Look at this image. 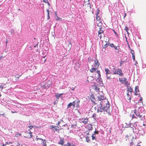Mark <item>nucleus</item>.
I'll return each instance as SVG.
<instances>
[{"label":"nucleus","mask_w":146,"mask_h":146,"mask_svg":"<svg viewBox=\"0 0 146 146\" xmlns=\"http://www.w3.org/2000/svg\"><path fill=\"white\" fill-rule=\"evenodd\" d=\"M98 100L102 101L100 104L98 105V112H106L110 115L112 111L109 102L104 96L100 95L98 96Z\"/></svg>","instance_id":"f257e3e1"},{"label":"nucleus","mask_w":146,"mask_h":146,"mask_svg":"<svg viewBox=\"0 0 146 146\" xmlns=\"http://www.w3.org/2000/svg\"><path fill=\"white\" fill-rule=\"evenodd\" d=\"M143 110V108L142 107H139L137 109L135 110L134 112L135 115L134 114L132 115V118H139L141 120H145V115H143V113L141 111Z\"/></svg>","instance_id":"f03ea898"},{"label":"nucleus","mask_w":146,"mask_h":146,"mask_svg":"<svg viewBox=\"0 0 146 146\" xmlns=\"http://www.w3.org/2000/svg\"><path fill=\"white\" fill-rule=\"evenodd\" d=\"M127 79L125 78L124 77L123 78H119V81L121 84H124L125 85H129L127 81Z\"/></svg>","instance_id":"7ed1b4c3"},{"label":"nucleus","mask_w":146,"mask_h":146,"mask_svg":"<svg viewBox=\"0 0 146 146\" xmlns=\"http://www.w3.org/2000/svg\"><path fill=\"white\" fill-rule=\"evenodd\" d=\"M24 137L27 138H30L32 136V133L30 130H28V131L25 132L24 134Z\"/></svg>","instance_id":"20e7f679"},{"label":"nucleus","mask_w":146,"mask_h":146,"mask_svg":"<svg viewBox=\"0 0 146 146\" xmlns=\"http://www.w3.org/2000/svg\"><path fill=\"white\" fill-rule=\"evenodd\" d=\"M135 126H137L135 124L130 123L129 124H128L127 125H125V127L127 128L130 127L132 128V129L133 130H134L136 129Z\"/></svg>","instance_id":"39448f33"},{"label":"nucleus","mask_w":146,"mask_h":146,"mask_svg":"<svg viewBox=\"0 0 146 146\" xmlns=\"http://www.w3.org/2000/svg\"><path fill=\"white\" fill-rule=\"evenodd\" d=\"M117 74L120 76H122L123 75L121 70L120 68L117 69L115 74Z\"/></svg>","instance_id":"423d86ee"},{"label":"nucleus","mask_w":146,"mask_h":146,"mask_svg":"<svg viewBox=\"0 0 146 146\" xmlns=\"http://www.w3.org/2000/svg\"><path fill=\"white\" fill-rule=\"evenodd\" d=\"M51 82L50 81L47 82L46 84L44 85V87L46 88H48L51 84Z\"/></svg>","instance_id":"0eeeda50"},{"label":"nucleus","mask_w":146,"mask_h":146,"mask_svg":"<svg viewBox=\"0 0 146 146\" xmlns=\"http://www.w3.org/2000/svg\"><path fill=\"white\" fill-rule=\"evenodd\" d=\"M75 106V102L74 101L70 103L67 106V108H71V106L74 108Z\"/></svg>","instance_id":"6e6552de"},{"label":"nucleus","mask_w":146,"mask_h":146,"mask_svg":"<svg viewBox=\"0 0 146 146\" xmlns=\"http://www.w3.org/2000/svg\"><path fill=\"white\" fill-rule=\"evenodd\" d=\"M35 140L37 142L39 143H42V142H43V140L41 138H38L37 136L36 137Z\"/></svg>","instance_id":"1a4fd4ad"},{"label":"nucleus","mask_w":146,"mask_h":146,"mask_svg":"<svg viewBox=\"0 0 146 146\" xmlns=\"http://www.w3.org/2000/svg\"><path fill=\"white\" fill-rule=\"evenodd\" d=\"M50 128L51 129H52L54 131V132L56 131H57L58 130H59V127H57L56 126H54V125H51L50 126Z\"/></svg>","instance_id":"9d476101"},{"label":"nucleus","mask_w":146,"mask_h":146,"mask_svg":"<svg viewBox=\"0 0 146 146\" xmlns=\"http://www.w3.org/2000/svg\"><path fill=\"white\" fill-rule=\"evenodd\" d=\"M135 95H137L139 93H138L139 92V87L138 86H136L135 88Z\"/></svg>","instance_id":"9b49d317"},{"label":"nucleus","mask_w":146,"mask_h":146,"mask_svg":"<svg viewBox=\"0 0 146 146\" xmlns=\"http://www.w3.org/2000/svg\"><path fill=\"white\" fill-rule=\"evenodd\" d=\"M105 71L106 72V76H107L109 75L111 73V72L110 71L109 69L108 68H106L105 69Z\"/></svg>","instance_id":"f8f14e48"},{"label":"nucleus","mask_w":146,"mask_h":146,"mask_svg":"<svg viewBox=\"0 0 146 146\" xmlns=\"http://www.w3.org/2000/svg\"><path fill=\"white\" fill-rule=\"evenodd\" d=\"M80 64L78 62H76L75 64L74 68L77 69L80 67Z\"/></svg>","instance_id":"ddd939ff"},{"label":"nucleus","mask_w":146,"mask_h":146,"mask_svg":"<svg viewBox=\"0 0 146 146\" xmlns=\"http://www.w3.org/2000/svg\"><path fill=\"white\" fill-rule=\"evenodd\" d=\"M94 62L95 63V66L96 67H98L99 66V62L98 60L96 58V60L94 61Z\"/></svg>","instance_id":"4468645a"},{"label":"nucleus","mask_w":146,"mask_h":146,"mask_svg":"<svg viewBox=\"0 0 146 146\" xmlns=\"http://www.w3.org/2000/svg\"><path fill=\"white\" fill-rule=\"evenodd\" d=\"M63 95V93L62 94H55V96L57 99H58L60 97H61L62 96V95Z\"/></svg>","instance_id":"2eb2a0df"},{"label":"nucleus","mask_w":146,"mask_h":146,"mask_svg":"<svg viewBox=\"0 0 146 146\" xmlns=\"http://www.w3.org/2000/svg\"><path fill=\"white\" fill-rule=\"evenodd\" d=\"M102 27H100V30L98 31V35L103 34V31L101 30Z\"/></svg>","instance_id":"dca6fc26"},{"label":"nucleus","mask_w":146,"mask_h":146,"mask_svg":"<svg viewBox=\"0 0 146 146\" xmlns=\"http://www.w3.org/2000/svg\"><path fill=\"white\" fill-rule=\"evenodd\" d=\"M117 68H113L111 70V72L113 74H115L116 71L117 70Z\"/></svg>","instance_id":"f3484780"},{"label":"nucleus","mask_w":146,"mask_h":146,"mask_svg":"<svg viewBox=\"0 0 146 146\" xmlns=\"http://www.w3.org/2000/svg\"><path fill=\"white\" fill-rule=\"evenodd\" d=\"M97 10H98V11L96 13V18L98 21L100 20V17L98 16V11H99L98 10V9H97Z\"/></svg>","instance_id":"a211bd4d"},{"label":"nucleus","mask_w":146,"mask_h":146,"mask_svg":"<svg viewBox=\"0 0 146 146\" xmlns=\"http://www.w3.org/2000/svg\"><path fill=\"white\" fill-rule=\"evenodd\" d=\"M63 141L64 139L63 138H60V141L58 143V144H61L62 145H63Z\"/></svg>","instance_id":"6ab92c4d"},{"label":"nucleus","mask_w":146,"mask_h":146,"mask_svg":"<svg viewBox=\"0 0 146 146\" xmlns=\"http://www.w3.org/2000/svg\"><path fill=\"white\" fill-rule=\"evenodd\" d=\"M127 90L130 92H132L133 91V90L132 88H131V87L128 86V85H127Z\"/></svg>","instance_id":"aec40b11"},{"label":"nucleus","mask_w":146,"mask_h":146,"mask_svg":"<svg viewBox=\"0 0 146 146\" xmlns=\"http://www.w3.org/2000/svg\"><path fill=\"white\" fill-rule=\"evenodd\" d=\"M40 144H42L43 146H46V140L45 139L43 140V142H42V143H40Z\"/></svg>","instance_id":"412c9836"},{"label":"nucleus","mask_w":146,"mask_h":146,"mask_svg":"<svg viewBox=\"0 0 146 146\" xmlns=\"http://www.w3.org/2000/svg\"><path fill=\"white\" fill-rule=\"evenodd\" d=\"M88 118H84L83 123L84 124H86L87 123L88 121Z\"/></svg>","instance_id":"4be33fe9"},{"label":"nucleus","mask_w":146,"mask_h":146,"mask_svg":"<svg viewBox=\"0 0 146 146\" xmlns=\"http://www.w3.org/2000/svg\"><path fill=\"white\" fill-rule=\"evenodd\" d=\"M45 56H44L42 59H41L42 64L45 63L46 61V59L45 58Z\"/></svg>","instance_id":"5701e85b"},{"label":"nucleus","mask_w":146,"mask_h":146,"mask_svg":"<svg viewBox=\"0 0 146 146\" xmlns=\"http://www.w3.org/2000/svg\"><path fill=\"white\" fill-rule=\"evenodd\" d=\"M96 70V68L94 67H93L91 68V69H90V72L91 73H93Z\"/></svg>","instance_id":"b1692460"},{"label":"nucleus","mask_w":146,"mask_h":146,"mask_svg":"<svg viewBox=\"0 0 146 146\" xmlns=\"http://www.w3.org/2000/svg\"><path fill=\"white\" fill-rule=\"evenodd\" d=\"M86 5L87 6V7H89V9L91 8V6L90 5V3L88 2L87 4H86Z\"/></svg>","instance_id":"393cba45"},{"label":"nucleus","mask_w":146,"mask_h":146,"mask_svg":"<svg viewBox=\"0 0 146 146\" xmlns=\"http://www.w3.org/2000/svg\"><path fill=\"white\" fill-rule=\"evenodd\" d=\"M80 102V101L79 100H78L76 103V107H79V103Z\"/></svg>","instance_id":"a878e982"},{"label":"nucleus","mask_w":146,"mask_h":146,"mask_svg":"<svg viewBox=\"0 0 146 146\" xmlns=\"http://www.w3.org/2000/svg\"><path fill=\"white\" fill-rule=\"evenodd\" d=\"M84 120V118H80L79 119V121L80 123H83Z\"/></svg>","instance_id":"bb28decb"},{"label":"nucleus","mask_w":146,"mask_h":146,"mask_svg":"<svg viewBox=\"0 0 146 146\" xmlns=\"http://www.w3.org/2000/svg\"><path fill=\"white\" fill-rule=\"evenodd\" d=\"M96 135L95 134H93L92 135V139L93 140H94L95 139Z\"/></svg>","instance_id":"cd10ccee"},{"label":"nucleus","mask_w":146,"mask_h":146,"mask_svg":"<svg viewBox=\"0 0 146 146\" xmlns=\"http://www.w3.org/2000/svg\"><path fill=\"white\" fill-rule=\"evenodd\" d=\"M66 145V146H75V145H71L69 143H68Z\"/></svg>","instance_id":"c85d7f7f"},{"label":"nucleus","mask_w":146,"mask_h":146,"mask_svg":"<svg viewBox=\"0 0 146 146\" xmlns=\"http://www.w3.org/2000/svg\"><path fill=\"white\" fill-rule=\"evenodd\" d=\"M55 16H56V20H60V19H61V18H58L57 15L56 13H55Z\"/></svg>","instance_id":"c756f323"},{"label":"nucleus","mask_w":146,"mask_h":146,"mask_svg":"<svg viewBox=\"0 0 146 146\" xmlns=\"http://www.w3.org/2000/svg\"><path fill=\"white\" fill-rule=\"evenodd\" d=\"M86 141L88 142H89L90 141V140L89 139V137L88 136L86 137Z\"/></svg>","instance_id":"7c9ffc66"},{"label":"nucleus","mask_w":146,"mask_h":146,"mask_svg":"<svg viewBox=\"0 0 146 146\" xmlns=\"http://www.w3.org/2000/svg\"><path fill=\"white\" fill-rule=\"evenodd\" d=\"M113 48H114V49L115 50H117V52H119V50L118 49V48H117V46H115Z\"/></svg>","instance_id":"2f4dec72"},{"label":"nucleus","mask_w":146,"mask_h":146,"mask_svg":"<svg viewBox=\"0 0 146 146\" xmlns=\"http://www.w3.org/2000/svg\"><path fill=\"white\" fill-rule=\"evenodd\" d=\"M21 76V75H19V76H17V77H16V80H19V78Z\"/></svg>","instance_id":"473e14b6"},{"label":"nucleus","mask_w":146,"mask_h":146,"mask_svg":"<svg viewBox=\"0 0 146 146\" xmlns=\"http://www.w3.org/2000/svg\"><path fill=\"white\" fill-rule=\"evenodd\" d=\"M110 46L111 47H114L115 46L112 43L110 44Z\"/></svg>","instance_id":"72a5a7b5"},{"label":"nucleus","mask_w":146,"mask_h":146,"mask_svg":"<svg viewBox=\"0 0 146 146\" xmlns=\"http://www.w3.org/2000/svg\"><path fill=\"white\" fill-rule=\"evenodd\" d=\"M132 58L133 59V60L135 61V55H133V56H132Z\"/></svg>","instance_id":"f704fd0d"},{"label":"nucleus","mask_w":146,"mask_h":146,"mask_svg":"<svg viewBox=\"0 0 146 146\" xmlns=\"http://www.w3.org/2000/svg\"><path fill=\"white\" fill-rule=\"evenodd\" d=\"M96 72L98 73L99 76H100V73L99 70H97Z\"/></svg>","instance_id":"c9c22d12"},{"label":"nucleus","mask_w":146,"mask_h":146,"mask_svg":"<svg viewBox=\"0 0 146 146\" xmlns=\"http://www.w3.org/2000/svg\"><path fill=\"white\" fill-rule=\"evenodd\" d=\"M4 86H3V85H1L0 86V88H1V90H2V89L3 88H4Z\"/></svg>","instance_id":"e433bc0d"},{"label":"nucleus","mask_w":146,"mask_h":146,"mask_svg":"<svg viewBox=\"0 0 146 146\" xmlns=\"http://www.w3.org/2000/svg\"><path fill=\"white\" fill-rule=\"evenodd\" d=\"M109 75H108V76H106V78L107 79H111L110 76Z\"/></svg>","instance_id":"4c0bfd02"},{"label":"nucleus","mask_w":146,"mask_h":146,"mask_svg":"<svg viewBox=\"0 0 146 146\" xmlns=\"http://www.w3.org/2000/svg\"><path fill=\"white\" fill-rule=\"evenodd\" d=\"M124 123V124L123 125L124 126V127H125V125H128V124H129V123Z\"/></svg>","instance_id":"58836bf2"},{"label":"nucleus","mask_w":146,"mask_h":146,"mask_svg":"<svg viewBox=\"0 0 146 146\" xmlns=\"http://www.w3.org/2000/svg\"><path fill=\"white\" fill-rule=\"evenodd\" d=\"M130 146H135V145L133 143H132V142H131L130 143Z\"/></svg>","instance_id":"ea45409f"},{"label":"nucleus","mask_w":146,"mask_h":146,"mask_svg":"<svg viewBox=\"0 0 146 146\" xmlns=\"http://www.w3.org/2000/svg\"><path fill=\"white\" fill-rule=\"evenodd\" d=\"M33 127V126L32 125H30L28 126V127L30 129H32Z\"/></svg>","instance_id":"a19ab883"},{"label":"nucleus","mask_w":146,"mask_h":146,"mask_svg":"<svg viewBox=\"0 0 146 146\" xmlns=\"http://www.w3.org/2000/svg\"><path fill=\"white\" fill-rule=\"evenodd\" d=\"M108 45H109L107 43H106L104 45V47H105V48L106 47H107V46H108Z\"/></svg>","instance_id":"79ce46f5"},{"label":"nucleus","mask_w":146,"mask_h":146,"mask_svg":"<svg viewBox=\"0 0 146 146\" xmlns=\"http://www.w3.org/2000/svg\"><path fill=\"white\" fill-rule=\"evenodd\" d=\"M131 53H135V52L133 50L131 49Z\"/></svg>","instance_id":"37998d69"},{"label":"nucleus","mask_w":146,"mask_h":146,"mask_svg":"<svg viewBox=\"0 0 146 146\" xmlns=\"http://www.w3.org/2000/svg\"><path fill=\"white\" fill-rule=\"evenodd\" d=\"M43 1L45 3H47L48 2V0H43Z\"/></svg>","instance_id":"c03bdc74"},{"label":"nucleus","mask_w":146,"mask_h":146,"mask_svg":"<svg viewBox=\"0 0 146 146\" xmlns=\"http://www.w3.org/2000/svg\"><path fill=\"white\" fill-rule=\"evenodd\" d=\"M129 30V29L127 27H125V30H126V31H127V30ZM127 33L128 32H127Z\"/></svg>","instance_id":"a18cd8bd"},{"label":"nucleus","mask_w":146,"mask_h":146,"mask_svg":"<svg viewBox=\"0 0 146 146\" xmlns=\"http://www.w3.org/2000/svg\"><path fill=\"white\" fill-rule=\"evenodd\" d=\"M103 34H101V35H98V36L101 39L102 38V35Z\"/></svg>","instance_id":"49530a36"},{"label":"nucleus","mask_w":146,"mask_h":146,"mask_svg":"<svg viewBox=\"0 0 146 146\" xmlns=\"http://www.w3.org/2000/svg\"><path fill=\"white\" fill-rule=\"evenodd\" d=\"M68 46L70 48L71 47V44L70 43V42H68Z\"/></svg>","instance_id":"de8ad7c7"},{"label":"nucleus","mask_w":146,"mask_h":146,"mask_svg":"<svg viewBox=\"0 0 146 146\" xmlns=\"http://www.w3.org/2000/svg\"><path fill=\"white\" fill-rule=\"evenodd\" d=\"M75 87H74L70 88V89H71L72 90H74L75 89Z\"/></svg>","instance_id":"09e8293b"},{"label":"nucleus","mask_w":146,"mask_h":146,"mask_svg":"<svg viewBox=\"0 0 146 146\" xmlns=\"http://www.w3.org/2000/svg\"><path fill=\"white\" fill-rule=\"evenodd\" d=\"M50 19V17L49 16V14L47 15V19Z\"/></svg>","instance_id":"8fccbe9b"},{"label":"nucleus","mask_w":146,"mask_h":146,"mask_svg":"<svg viewBox=\"0 0 146 146\" xmlns=\"http://www.w3.org/2000/svg\"><path fill=\"white\" fill-rule=\"evenodd\" d=\"M129 137L128 136H127V135L126 136V140H127V139H128V137Z\"/></svg>","instance_id":"3c124183"},{"label":"nucleus","mask_w":146,"mask_h":146,"mask_svg":"<svg viewBox=\"0 0 146 146\" xmlns=\"http://www.w3.org/2000/svg\"><path fill=\"white\" fill-rule=\"evenodd\" d=\"M0 115H2L3 117H5V114L4 113L1 114Z\"/></svg>","instance_id":"603ef678"},{"label":"nucleus","mask_w":146,"mask_h":146,"mask_svg":"<svg viewBox=\"0 0 146 146\" xmlns=\"http://www.w3.org/2000/svg\"><path fill=\"white\" fill-rule=\"evenodd\" d=\"M47 12L48 14H49V11L48 10V9L47 10Z\"/></svg>","instance_id":"864d4df0"},{"label":"nucleus","mask_w":146,"mask_h":146,"mask_svg":"<svg viewBox=\"0 0 146 146\" xmlns=\"http://www.w3.org/2000/svg\"><path fill=\"white\" fill-rule=\"evenodd\" d=\"M47 3V4H48V6H50V4L49 3L48 1V2Z\"/></svg>","instance_id":"5fc2aeb1"},{"label":"nucleus","mask_w":146,"mask_h":146,"mask_svg":"<svg viewBox=\"0 0 146 146\" xmlns=\"http://www.w3.org/2000/svg\"><path fill=\"white\" fill-rule=\"evenodd\" d=\"M38 45V44H37L36 45H35L34 46V47L35 48L36 46H37Z\"/></svg>","instance_id":"6e6d98bb"},{"label":"nucleus","mask_w":146,"mask_h":146,"mask_svg":"<svg viewBox=\"0 0 146 146\" xmlns=\"http://www.w3.org/2000/svg\"><path fill=\"white\" fill-rule=\"evenodd\" d=\"M11 112L12 113H17V112L16 111H11Z\"/></svg>","instance_id":"4d7b16f0"},{"label":"nucleus","mask_w":146,"mask_h":146,"mask_svg":"<svg viewBox=\"0 0 146 146\" xmlns=\"http://www.w3.org/2000/svg\"><path fill=\"white\" fill-rule=\"evenodd\" d=\"M146 67L145 65H143V68H145Z\"/></svg>","instance_id":"13d9d810"},{"label":"nucleus","mask_w":146,"mask_h":146,"mask_svg":"<svg viewBox=\"0 0 146 146\" xmlns=\"http://www.w3.org/2000/svg\"><path fill=\"white\" fill-rule=\"evenodd\" d=\"M129 100V102H130V101H131V98H130V97H129V98L128 99Z\"/></svg>","instance_id":"bf43d9fd"},{"label":"nucleus","mask_w":146,"mask_h":146,"mask_svg":"<svg viewBox=\"0 0 146 146\" xmlns=\"http://www.w3.org/2000/svg\"><path fill=\"white\" fill-rule=\"evenodd\" d=\"M3 57V56H1L0 57V60Z\"/></svg>","instance_id":"052dcab7"},{"label":"nucleus","mask_w":146,"mask_h":146,"mask_svg":"<svg viewBox=\"0 0 146 146\" xmlns=\"http://www.w3.org/2000/svg\"><path fill=\"white\" fill-rule=\"evenodd\" d=\"M98 132H97L96 131H95L94 132V134H95V133H97Z\"/></svg>","instance_id":"680f3d73"},{"label":"nucleus","mask_w":146,"mask_h":146,"mask_svg":"<svg viewBox=\"0 0 146 146\" xmlns=\"http://www.w3.org/2000/svg\"><path fill=\"white\" fill-rule=\"evenodd\" d=\"M140 101H141V102H142V98H141V99L140 100Z\"/></svg>","instance_id":"e2e57ef3"},{"label":"nucleus","mask_w":146,"mask_h":146,"mask_svg":"<svg viewBox=\"0 0 146 146\" xmlns=\"http://www.w3.org/2000/svg\"><path fill=\"white\" fill-rule=\"evenodd\" d=\"M114 33L115 34V35H117V33H116V32L115 31H114Z\"/></svg>","instance_id":"0e129e2a"},{"label":"nucleus","mask_w":146,"mask_h":146,"mask_svg":"<svg viewBox=\"0 0 146 146\" xmlns=\"http://www.w3.org/2000/svg\"><path fill=\"white\" fill-rule=\"evenodd\" d=\"M132 54V56H133V55H135V53H131Z\"/></svg>","instance_id":"69168bd1"},{"label":"nucleus","mask_w":146,"mask_h":146,"mask_svg":"<svg viewBox=\"0 0 146 146\" xmlns=\"http://www.w3.org/2000/svg\"><path fill=\"white\" fill-rule=\"evenodd\" d=\"M6 146V145L5 144H3L2 146Z\"/></svg>","instance_id":"338daca9"},{"label":"nucleus","mask_w":146,"mask_h":146,"mask_svg":"<svg viewBox=\"0 0 146 146\" xmlns=\"http://www.w3.org/2000/svg\"><path fill=\"white\" fill-rule=\"evenodd\" d=\"M59 123H60V122L59 121V122H58V125H59Z\"/></svg>","instance_id":"774afa93"}]
</instances>
